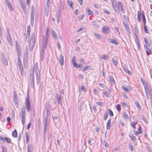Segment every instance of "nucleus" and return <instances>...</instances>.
<instances>
[{
	"mask_svg": "<svg viewBox=\"0 0 152 152\" xmlns=\"http://www.w3.org/2000/svg\"><path fill=\"white\" fill-rule=\"evenodd\" d=\"M5 3L9 9L11 11H13V8L10 2L8 0H6Z\"/></svg>",
	"mask_w": 152,
	"mask_h": 152,
	"instance_id": "nucleus-11",
	"label": "nucleus"
},
{
	"mask_svg": "<svg viewBox=\"0 0 152 152\" xmlns=\"http://www.w3.org/2000/svg\"><path fill=\"white\" fill-rule=\"evenodd\" d=\"M102 31L105 34H107L110 32V30L109 27L107 26H104L102 27Z\"/></svg>",
	"mask_w": 152,
	"mask_h": 152,
	"instance_id": "nucleus-10",
	"label": "nucleus"
},
{
	"mask_svg": "<svg viewBox=\"0 0 152 152\" xmlns=\"http://www.w3.org/2000/svg\"><path fill=\"white\" fill-rule=\"evenodd\" d=\"M35 34L33 33L32 34L31 39L28 41L29 45V49L30 51H31L33 49L35 44Z\"/></svg>",
	"mask_w": 152,
	"mask_h": 152,
	"instance_id": "nucleus-1",
	"label": "nucleus"
},
{
	"mask_svg": "<svg viewBox=\"0 0 152 152\" xmlns=\"http://www.w3.org/2000/svg\"><path fill=\"white\" fill-rule=\"evenodd\" d=\"M94 93L96 95H97L98 94V91L96 89H94Z\"/></svg>",
	"mask_w": 152,
	"mask_h": 152,
	"instance_id": "nucleus-63",
	"label": "nucleus"
},
{
	"mask_svg": "<svg viewBox=\"0 0 152 152\" xmlns=\"http://www.w3.org/2000/svg\"><path fill=\"white\" fill-rule=\"evenodd\" d=\"M48 38L49 37H45V38L42 39V46L43 48L45 49L46 48L47 46V43L48 41Z\"/></svg>",
	"mask_w": 152,
	"mask_h": 152,
	"instance_id": "nucleus-5",
	"label": "nucleus"
},
{
	"mask_svg": "<svg viewBox=\"0 0 152 152\" xmlns=\"http://www.w3.org/2000/svg\"><path fill=\"white\" fill-rule=\"evenodd\" d=\"M34 70L36 75L37 83L38 84L40 80V72L39 69H34Z\"/></svg>",
	"mask_w": 152,
	"mask_h": 152,
	"instance_id": "nucleus-8",
	"label": "nucleus"
},
{
	"mask_svg": "<svg viewBox=\"0 0 152 152\" xmlns=\"http://www.w3.org/2000/svg\"><path fill=\"white\" fill-rule=\"evenodd\" d=\"M2 60L4 64L6 66H7L8 65L7 61L6 58L4 55V57H2Z\"/></svg>",
	"mask_w": 152,
	"mask_h": 152,
	"instance_id": "nucleus-18",
	"label": "nucleus"
},
{
	"mask_svg": "<svg viewBox=\"0 0 152 152\" xmlns=\"http://www.w3.org/2000/svg\"><path fill=\"white\" fill-rule=\"evenodd\" d=\"M50 1H47L46 5L45 8V14L48 15L49 10Z\"/></svg>",
	"mask_w": 152,
	"mask_h": 152,
	"instance_id": "nucleus-12",
	"label": "nucleus"
},
{
	"mask_svg": "<svg viewBox=\"0 0 152 152\" xmlns=\"http://www.w3.org/2000/svg\"><path fill=\"white\" fill-rule=\"evenodd\" d=\"M50 109V106H49V102H48L47 104L46 109L47 110H49Z\"/></svg>",
	"mask_w": 152,
	"mask_h": 152,
	"instance_id": "nucleus-57",
	"label": "nucleus"
},
{
	"mask_svg": "<svg viewBox=\"0 0 152 152\" xmlns=\"http://www.w3.org/2000/svg\"><path fill=\"white\" fill-rule=\"evenodd\" d=\"M134 134L135 135H137L138 134H141L142 133V129L141 127H140L137 131H134Z\"/></svg>",
	"mask_w": 152,
	"mask_h": 152,
	"instance_id": "nucleus-20",
	"label": "nucleus"
},
{
	"mask_svg": "<svg viewBox=\"0 0 152 152\" xmlns=\"http://www.w3.org/2000/svg\"><path fill=\"white\" fill-rule=\"evenodd\" d=\"M142 17L143 18V22L144 24H145L146 22V21L145 19V16L144 14H142Z\"/></svg>",
	"mask_w": 152,
	"mask_h": 152,
	"instance_id": "nucleus-40",
	"label": "nucleus"
},
{
	"mask_svg": "<svg viewBox=\"0 0 152 152\" xmlns=\"http://www.w3.org/2000/svg\"><path fill=\"white\" fill-rule=\"evenodd\" d=\"M135 104L136 107H137V108L138 109V110H141V107L140 105V104L139 103V102L137 101H136L135 102Z\"/></svg>",
	"mask_w": 152,
	"mask_h": 152,
	"instance_id": "nucleus-24",
	"label": "nucleus"
},
{
	"mask_svg": "<svg viewBox=\"0 0 152 152\" xmlns=\"http://www.w3.org/2000/svg\"><path fill=\"white\" fill-rule=\"evenodd\" d=\"M110 121H111L110 119H109L108 120L107 123V129H108L110 128V126L109 125V124L110 122Z\"/></svg>",
	"mask_w": 152,
	"mask_h": 152,
	"instance_id": "nucleus-36",
	"label": "nucleus"
},
{
	"mask_svg": "<svg viewBox=\"0 0 152 152\" xmlns=\"http://www.w3.org/2000/svg\"><path fill=\"white\" fill-rule=\"evenodd\" d=\"M5 139L2 136H0V140L3 141L4 142H5Z\"/></svg>",
	"mask_w": 152,
	"mask_h": 152,
	"instance_id": "nucleus-60",
	"label": "nucleus"
},
{
	"mask_svg": "<svg viewBox=\"0 0 152 152\" xmlns=\"http://www.w3.org/2000/svg\"><path fill=\"white\" fill-rule=\"evenodd\" d=\"M56 98L57 101L59 104H61L62 102L61 101L62 98L60 95L58 94H56Z\"/></svg>",
	"mask_w": 152,
	"mask_h": 152,
	"instance_id": "nucleus-14",
	"label": "nucleus"
},
{
	"mask_svg": "<svg viewBox=\"0 0 152 152\" xmlns=\"http://www.w3.org/2000/svg\"><path fill=\"white\" fill-rule=\"evenodd\" d=\"M26 142L27 143L28 141L29 140V137L28 135V134L27 133L26 134Z\"/></svg>",
	"mask_w": 152,
	"mask_h": 152,
	"instance_id": "nucleus-45",
	"label": "nucleus"
},
{
	"mask_svg": "<svg viewBox=\"0 0 152 152\" xmlns=\"http://www.w3.org/2000/svg\"><path fill=\"white\" fill-rule=\"evenodd\" d=\"M125 26L126 31L127 32H129V26L127 25H125Z\"/></svg>",
	"mask_w": 152,
	"mask_h": 152,
	"instance_id": "nucleus-56",
	"label": "nucleus"
},
{
	"mask_svg": "<svg viewBox=\"0 0 152 152\" xmlns=\"http://www.w3.org/2000/svg\"><path fill=\"white\" fill-rule=\"evenodd\" d=\"M110 42L116 45L118 44V42L115 39H111Z\"/></svg>",
	"mask_w": 152,
	"mask_h": 152,
	"instance_id": "nucleus-28",
	"label": "nucleus"
},
{
	"mask_svg": "<svg viewBox=\"0 0 152 152\" xmlns=\"http://www.w3.org/2000/svg\"><path fill=\"white\" fill-rule=\"evenodd\" d=\"M21 6V7L22 8L23 11L24 12H25V10L26 8V6L25 4H24L23 2H21L20 3Z\"/></svg>",
	"mask_w": 152,
	"mask_h": 152,
	"instance_id": "nucleus-25",
	"label": "nucleus"
},
{
	"mask_svg": "<svg viewBox=\"0 0 152 152\" xmlns=\"http://www.w3.org/2000/svg\"><path fill=\"white\" fill-rule=\"evenodd\" d=\"M112 61L113 62V64L115 66L117 65V61L116 60L114 59L113 58L112 59Z\"/></svg>",
	"mask_w": 152,
	"mask_h": 152,
	"instance_id": "nucleus-35",
	"label": "nucleus"
},
{
	"mask_svg": "<svg viewBox=\"0 0 152 152\" xmlns=\"http://www.w3.org/2000/svg\"><path fill=\"white\" fill-rule=\"evenodd\" d=\"M18 66L19 67L20 70V71L21 74L22 75L24 72L23 66L22 64L18 65Z\"/></svg>",
	"mask_w": 152,
	"mask_h": 152,
	"instance_id": "nucleus-22",
	"label": "nucleus"
},
{
	"mask_svg": "<svg viewBox=\"0 0 152 152\" xmlns=\"http://www.w3.org/2000/svg\"><path fill=\"white\" fill-rule=\"evenodd\" d=\"M84 17H85V15H82L80 16L78 18V19L79 20H82V19H83V18H84Z\"/></svg>",
	"mask_w": 152,
	"mask_h": 152,
	"instance_id": "nucleus-37",
	"label": "nucleus"
},
{
	"mask_svg": "<svg viewBox=\"0 0 152 152\" xmlns=\"http://www.w3.org/2000/svg\"><path fill=\"white\" fill-rule=\"evenodd\" d=\"M147 92L145 93L146 94V96L147 98L148 99H149V94L150 97L151 101L152 102V91L150 87H148L146 89Z\"/></svg>",
	"mask_w": 152,
	"mask_h": 152,
	"instance_id": "nucleus-4",
	"label": "nucleus"
},
{
	"mask_svg": "<svg viewBox=\"0 0 152 152\" xmlns=\"http://www.w3.org/2000/svg\"><path fill=\"white\" fill-rule=\"evenodd\" d=\"M47 125L46 124L45 125L44 130V133H45L47 129Z\"/></svg>",
	"mask_w": 152,
	"mask_h": 152,
	"instance_id": "nucleus-39",
	"label": "nucleus"
},
{
	"mask_svg": "<svg viewBox=\"0 0 152 152\" xmlns=\"http://www.w3.org/2000/svg\"><path fill=\"white\" fill-rule=\"evenodd\" d=\"M87 13L89 15H92L93 14V12L90 10H88L87 11Z\"/></svg>",
	"mask_w": 152,
	"mask_h": 152,
	"instance_id": "nucleus-43",
	"label": "nucleus"
},
{
	"mask_svg": "<svg viewBox=\"0 0 152 152\" xmlns=\"http://www.w3.org/2000/svg\"><path fill=\"white\" fill-rule=\"evenodd\" d=\"M109 78L110 82L114 84L115 81L113 78L110 76H109Z\"/></svg>",
	"mask_w": 152,
	"mask_h": 152,
	"instance_id": "nucleus-32",
	"label": "nucleus"
},
{
	"mask_svg": "<svg viewBox=\"0 0 152 152\" xmlns=\"http://www.w3.org/2000/svg\"><path fill=\"white\" fill-rule=\"evenodd\" d=\"M30 26L29 25H28L27 27V32L26 36L27 39V38H29L30 37Z\"/></svg>",
	"mask_w": 152,
	"mask_h": 152,
	"instance_id": "nucleus-16",
	"label": "nucleus"
},
{
	"mask_svg": "<svg viewBox=\"0 0 152 152\" xmlns=\"http://www.w3.org/2000/svg\"><path fill=\"white\" fill-rule=\"evenodd\" d=\"M13 94H14V97L15 99H17L18 98V96L17 94L16 93V92L15 91H14V92Z\"/></svg>",
	"mask_w": 152,
	"mask_h": 152,
	"instance_id": "nucleus-47",
	"label": "nucleus"
},
{
	"mask_svg": "<svg viewBox=\"0 0 152 152\" xmlns=\"http://www.w3.org/2000/svg\"><path fill=\"white\" fill-rule=\"evenodd\" d=\"M48 117L46 116L45 118V124L48 125Z\"/></svg>",
	"mask_w": 152,
	"mask_h": 152,
	"instance_id": "nucleus-54",
	"label": "nucleus"
},
{
	"mask_svg": "<svg viewBox=\"0 0 152 152\" xmlns=\"http://www.w3.org/2000/svg\"><path fill=\"white\" fill-rule=\"evenodd\" d=\"M103 93L106 96L109 97H110L111 95L109 93L107 92V91H104Z\"/></svg>",
	"mask_w": 152,
	"mask_h": 152,
	"instance_id": "nucleus-31",
	"label": "nucleus"
},
{
	"mask_svg": "<svg viewBox=\"0 0 152 152\" xmlns=\"http://www.w3.org/2000/svg\"><path fill=\"white\" fill-rule=\"evenodd\" d=\"M30 82L31 87L34 88V72H32L30 75Z\"/></svg>",
	"mask_w": 152,
	"mask_h": 152,
	"instance_id": "nucleus-9",
	"label": "nucleus"
},
{
	"mask_svg": "<svg viewBox=\"0 0 152 152\" xmlns=\"http://www.w3.org/2000/svg\"><path fill=\"white\" fill-rule=\"evenodd\" d=\"M1 148L2 149L3 152H7V149L4 146H2Z\"/></svg>",
	"mask_w": 152,
	"mask_h": 152,
	"instance_id": "nucleus-46",
	"label": "nucleus"
},
{
	"mask_svg": "<svg viewBox=\"0 0 152 152\" xmlns=\"http://www.w3.org/2000/svg\"><path fill=\"white\" fill-rule=\"evenodd\" d=\"M125 71L129 75H131L132 74L131 72L129 71L128 69H125Z\"/></svg>",
	"mask_w": 152,
	"mask_h": 152,
	"instance_id": "nucleus-58",
	"label": "nucleus"
},
{
	"mask_svg": "<svg viewBox=\"0 0 152 152\" xmlns=\"http://www.w3.org/2000/svg\"><path fill=\"white\" fill-rule=\"evenodd\" d=\"M12 136L14 137H17V131L16 129H15L14 131L12 132Z\"/></svg>",
	"mask_w": 152,
	"mask_h": 152,
	"instance_id": "nucleus-26",
	"label": "nucleus"
},
{
	"mask_svg": "<svg viewBox=\"0 0 152 152\" xmlns=\"http://www.w3.org/2000/svg\"><path fill=\"white\" fill-rule=\"evenodd\" d=\"M121 104L125 107H127V104L125 103L124 102H122Z\"/></svg>",
	"mask_w": 152,
	"mask_h": 152,
	"instance_id": "nucleus-64",
	"label": "nucleus"
},
{
	"mask_svg": "<svg viewBox=\"0 0 152 152\" xmlns=\"http://www.w3.org/2000/svg\"><path fill=\"white\" fill-rule=\"evenodd\" d=\"M7 39L10 45L12 46V42L11 38V35H7Z\"/></svg>",
	"mask_w": 152,
	"mask_h": 152,
	"instance_id": "nucleus-17",
	"label": "nucleus"
},
{
	"mask_svg": "<svg viewBox=\"0 0 152 152\" xmlns=\"http://www.w3.org/2000/svg\"><path fill=\"white\" fill-rule=\"evenodd\" d=\"M25 107H23L21 109V120L22 124L23 126L24 125L25 122Z\"/></svg>",
	"mask_w": 152,
	"mask_h": 152,
	"instance_id": "nucleus-3",
	"label": "nucleus"
},
{
	"mask_svg": "<svg viewBox=\"0 0 152 152\" xmlns=\"http://www.w3.org/2000/svg\"><path fill=\"white\" fill-rule=\"evenodd\" d=\"M109 114L111 116H113V113L112 111L110 109H109Z\"/></svg>",
	"mask_w": 152,
	"mask_h": 152,
	"instance_id": "nucleus-62",
	"label": "nucleus"
},
{
	"mask_svg": "<svg viewBox=\"0 0 152 152\" xmlns=\"http://www.w3.org/2000/svg\"><path fill=\"white\" fill-rule=\"evenodd\" d=\"M122 89L127 92H129L132 90V88L131 87L129 86H128L127 87L124 86H122Z\"/></svg>",
	"mask_w": 152,
	"mask_h": 152,
	"instance_id": "nucleus-13",
	"label": "nucleus"
},
{
	"mask_svg": "<svg viewBox=\"0 0 152 152\" xmlns=\"http://www.w3.org/2000/svg\"><path fill=\"white\" fill-rule=\"evenodd\" d=\"M150 46V45L148 42L147 44H145L144 45V48L146 50L147 55L150 53H152V51L149 48Z\"/></svg>",
	"mask_w": 152,
	"mask_h": 152,
	"instance_id": "nucleus-6",
	"label": "nucleus"
},
{
	"mask_svg": "<svg viewBox=\"0 0 152 152\" xmlns=\"http://www.w3.org/2000/svg\"><path fill=\"white\" fill-rule=\"evenodd\" d=\"M17 51L18 53V58H19V57H20V55H21V53L20 52V49H18V51Z\"/></svg>",
	"mask_w": 152,
	"mask_h": 152,
	"instance_id": "nucleus-55",
	"label": "nucleus"
},
{
	"mask_svg": "<svg viewBox=\"0 0 152 152\" xmlns=\"http://www.w3.org/2000/svg\"><path fill=\"white\" fill-rule=\"evenodd\" d=\"M39 69L38 68V63H37L36 62L35 64L34 69Z\"/></svg>",
	"mask_w": 152,
	"mask_h": 152,
	"instance_id": "nucleus-53",
	"label": "nucleus"
},
{
	"mask_svg": "<svg viewBox=\"0 0 152 152\" xmlns=\"http://www.w3.org/2000/svg\"><path fill=\"white\" fill-rule=\"evenodd\" d=\"M137 123V121L132 122L131 123V126L133 127L134 129H136V127L135 125Z\"/></svg>",
	"mask_w": 152,
	"mask_h": 152,
	"instance_id": "nucleus-30",
	"label": "nucleus"
},
{
	"mask_svg": "<svg viewBox=\"0 0 152 152\" xmlns=\"http://www.w3.org/2000/svg\"><path fill=\"white\" fill-rule=\"evenodd\" d=\"M5 140H6V141L8 142V143H10L11 142V140L9 139L7 137H5Z\"/></svg>",
	"mask_w": 152,
	"mask_h": 152,
	"instance_id": "nucleus-44",
	"label": "nucleus"
},
{
	"mask_svg": "<svg viewBox=\"0 0 152 152\" xmlns=\"http://www.w3.org/2000/svg\"><path fill=\"white\" fill-rule=\"evenodd\" d=\"M140 80H141V81L142 82V83L143 84V85L144 86L145 89V93H147V90H146V89H147V87L146 86V85L144 83L145 80H144L142 78H140Z\"/></svg>",
	"mask_w": 152,
	"mask_h": 152,
	"instance_id": "nucleus-21",
	"label": "nucleus"
},
{
	"mask_svg": "<svg viewBox=\"0 0 152 152\" xmlns=\"http://www.w3.org/2000/svg\"><path fill=\"white\" fill-rule=\"evenodd\" d=\"M130 138H131V140L133 141H135L136 140V139L135 137L132 135L130 137Z\"/></svg>",
	"mask_w": 152,
	"mask_h": 152,
	"instance_id": "nucleus-50",
	"label": "nucleus"
},
{
	"mask_svg": "<svg viewBox=\"0 0 152 152\" xmlns=\"http://www.w3.org/2000/svg\"><path fill=\"white\" fill-rule=\"evenodd\" d=\"M60 15L59 14V15H58L57 16V21L58 23L60 22Z\"/></svg>",
	"mask_w": 152,
	"mask_h": 152,
	"instance_id": "nucleus-52",
	"label": "nucleus"
},
{
	"mask_svg": "<svg viewBox=\"0 0 152 152\" xmlns=\"http://www.w3.org/2000/svg\"><path fill=\"white\" fill-rule=\"evenodd\" d=\"M60 63L61 66H63L64 64V59L63 56L62 55H60L59 58Z\"/></svg>",
	"mask_w": 152,
	"mask_h": 152,
	"instance_id": "nucleus-15",
	"label": "nucleus"
},
{
	"mask_svg": "<svg viewBox=\"0 0 152 152\" xmlns=\"http://www.w3.org/2000/svg\"><path fill=\"white\" fill-rule=\"evenodd\" d=\"M51 34L52 35L53 37L55 39H57L58 37L56 33L53 30H52Z\"/></svg>",
	"mask_w": 152,
	"mask_h": 152,
	"instance_id": "nucleus-19",
	"label": "nucleus"
},
{
	"mask_svg": "<svg viewBox=\"0 0 152 152\" xmlns=\"http://www.w3.org/2000/svg\"><path fill=\"white\" fill-rule=\"evenodd\" d=\"M28 152H31V147L30 145H28Z\"/></svg>",
	"mask_w": 152,
	"mask_h": 152,
	"instance_id": "nucleus-41",
	"label": "nucleus"
},
{
	"mask_svg": "<svg viewBox=\"0 0 152 152\" xmlns=\"http://www.w3.org/2000/svg\"><path fill=\"white\" fill-rule=\"evenodd\" d=\"M34 14H31V21H34Z\"/></svg>",
	"mask_w": 152,
	"mask_h": 152,
	"instance_id": "nucleus-51",
	"label": "nucleus"
},
{
	"mask_svg": "<svg viewBox=\"0 0 152 152\" xmlns=\"http://www.w3.org/2000/svg\"><path fill=\"white\" fill-rule=\"evenodd\" d=\"M111 1H112L113 6V7H114V5H115L116 4V2L115 1V0H111Z\"/></svg>",
	"mask_w": 152,
	"mask_h": 152,
	"instance_id": "nucleus-59",
	"label": "nucleus"
},
{
	"mask_svg": "<svg viewBox=\"0 0 152 152\" xmlns=\"http://www.w3.org/2000/svg\"><path fill=\"white\" fill-rule=\"evenodd\" d=\"M94 35L95 36L99 39H100L102 38V36L99 34L95 33H94Z\"/></svg>",
	"mask_w": 152,
	"mask_h": 152,
	"instance_id": "nucleus-29",
	"label": "nucleus"
},
{
	"mask_svg": "<svg viewBox=\"0 0 152 152\" xmlns=\"http://www.w3.org/2000/svg\"><path fill=\"white\" fill-rule=\"evenodd\" d=\"M108 116V113L107 112H106L104 113V119L105 120L107 118Z\"/></svg>",
	"mask_w": 152,
	"mask_h": 152,
	"instance_id": "nucleus-48",
	"label": "nucleus"
},
{
	"mask_svg": "<svg viewBox=\"0 0 152 152\" xmlns=\"http://www.w3.org/2000/svg\"><path fill=\"white\" fill-rule=\"evenodd\" d=\"M102 58L104 60H105L109 58V56L107 55H106L105 54L102 55Z\"/></svg>",
	"mask_w": 152,
	"mask_h": 152,
	"instance_id": "nucleus-34",
	"label": "nucleus"
},
{
	"mask_svg": "<svg viewBox=\"0 0 152 152\" xmlns=\"http://www.w3.org/2000/svg\"><path fill=\"white\" fill-rule=\"evenodd\" d=\"M75 56H74L73 57L72 59V62L73 63V66L75 67H76L77 68H81L83 66V65L82 64H77L75 61Z\"/></svg>",
	"mask_w": 152,
	"mask_h": 152,
	"instance_id": "nucleus-7",
	"label": "nucleus"
},
{
	"mask_svg": "<svg viewBox=\"0 0 152 152\" xmlns=\"http://www.w3.org/2000/svg\"><path fill=\"white\" fill-rule=\"evenodd\" d=\"M67 2L68 5L70 6L72 9H73V7L72 6L73 2L69 0L67 1Z\"/></svg>",
	"mask_w": 152,
	"mask_h": 152,
	"instance_id": "nucleus-23",
	"label": "nucleus"
},
{
	"mask_svg": "<svg viewBox=\"0 0 152 152\" xmlns=\"http://www.w3.org/2000/svg\"><path fill=\"white\" fill-rule=\"evenodd\" d=\"M25 105L26 106L27 110L28 112H29L31 110V107H30V101L29 99V95L28 94H27V96L25 99Z\"/></svg>",
	"mask_w": 152,
	"mask_h": 152,
	"instance_id": "nucleus-2",
	"label": "nucleus"
},
{
	"mask_svg": "<svg viewBox=\"0 0 152 152\" xmlns=\"http://www.w3.org/2000/svg\"><path fill=\"white\" fill-rule=\"evenodd\" d=\"M137 20L139 22H140L141 21L140 14L139 12L138 11L137 13Z\"/></svg>",
	"mask_w": 152,
	"mask_h": 152,
	"instance_id": "nucleus-33",
	"label": "nucleus"
},
{
	"mask_svg": "<svg viewBox=\"0 0 152 152\" xmlns=\"http://www.w3.org/2000/svg\"><path fill=\"white\" fill-rule=\"evenodd\" d=\"M129 149L131 151H132L133 149V145L131 144H129Z\"/></svg>",
	"mask_w": 152,
	"mask_h": 152,
	"instance_id": "nucleus-49",
	"label": "nucleus"
},
{
	"mask_svg": "<svg viewBox=\"0 0 152 152\" xmlns=\"http://www.w3.org/2000/svg\"><path fill=\"white\" fill-rule=\"evenodd\" d=\"M35 12V8L33 5H32L31 7V14H33Z\"/></svg>",
	"mask_w": 152,
	"mask_h": 152,
	"instance_id": "nucleus-38",
	"label": "nucleus"
},
{
	"mask_svg": "<svg viewBox=\"0 0 152 152\" xmlns=\"http://www.w3.org/2000/svg\"><path fill=\"white\" fill-rule=\"evenodd\" d=\"M10 29L9 28H7V35L10 36Z\"/></svg>",
	"mask_w": 152,
	"mask_h": 152,
	"instance_id": "nucleus-61",
	"label": "nucleus"
},
{
	"mask_svg": "<svg viewBox=\"0 0 152 152\" xmlns=\"http://www.w3.org/2000/svg\"><path fill=\"white\" fill-rule=\"evenodd\" d=\"M116 108L117 109V110L120 111L121 110V106L120 104L117 105L116 106Z\"/></svg>",
	"mask_w": 152,
	"mask_h": 152,
	"instance_id": "nucleus-42",
	"label": "nucleus"
},
{
	"mask_svg": "<svg viewBox=\"0 0 152 152\" xmlns=\"http://www.w3.org/2000/svg\"><path fill=\"white\" fill-rule=\"evenodd\" d=\"M123 116L124 118H125L126 119H128L129 118V116L126 112H123Z\"/></svg>",
	"mask_w": 152,
	"mask_h": 152,
	"instance_id": "nucleus-27",
	"label": "nucleus"
}]
</instances>
